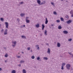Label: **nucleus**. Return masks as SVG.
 I'll list each match as a JSON object with an SVG mask.
<instances>
[{
    "mask_svg": "<svg viewBox=\"0 0 73 73\" xmlns=\"http://www.w3.org/2000/svg\"><path fill=\"white\" fill-rule=\"evenodd\" d=\"M66 67L67 69L68 70L70 69V65L69 64H68L66 65Z\"/></svg>",
    "mask_w": 73,
    "mask_h": 73,
    "instance_id": "nucleus-1",
    "label": "nucleus"
},
{
    "mask_svg": "<svg viewBox=\"0 0 73 73\" xmlns=\"http://www.w3.org/2000/svg\"><path fill=\"white\" fill-rule=\"evenodd\" d=\"M5 24L6 25V28L7 29L8 28V26H9V24H8V23L7 22H5Z\"/></svg>",
    "mask_w": 73,
    "mask_h": 73,
    "instance_id": "nucleus-2",
    "label": "nucleus"
},
{
    "mask_svg": "<svg viewBox=\"0 0 73 73\" xmlns=\"http://www.w3.org/2000/svg\"><path fill=\"white\" fill-rule=\"evenodd\" d=\"M72 22V20L70 19L67 21L66 22V23H67V24H70V23H71Z\"/></svg>",
    "mask_w": 73,
    "mask_h": 73,
    "instance_id": "nucleus-3",
    "label": "nucleus"
},
{
    "mask_svg": "<svg viewBox=\"0 0 73 73\" xmlns=\"http://www.w3.org/2000/svg\"><path fill=\"white\" fill-rule=\"evenodd\" d=\"M48 23V19L47 18H46V21L45 22V24H47Z\"/></svg>",
    "mask_w": 73,
    "mask_h": 73,
    "instance_id": "nucleus-4",
    "label": "nucleus"
},
{
    "mask_svg": "<svg viewBox=\"0 0 73 73\" xmlns=\"http://www.w3.org/2000/svg\"><path fill=\"white\" fill-rule=\"evenodd\" d=\"M61 46V44L60 43L58 42L57 43V47H58L59 48L60 47V46Z\"/></svg>",
    "mask_w": 73,
    "mask_h": 73,
    "instance_id": "nucleus-5",
    "label": "nucleus"
},
{
    "mask_svg": "<svg viewBox=\"0 0 73 73\" xmlns=\"http://www.w3.org/2000/svg\"><path fill=\"white\" fill-rule=\"evenodd\" d=\"M63 33L64 34H68V32L66 31H63Z\"/></svg>",
    "mask_w": 73,
    "mask_h": 73,
    "instance_id": "nucleus-6",
    "label": "nucleus"
},
{
    "mask_svg": "<svg viewBox=\"0 0 73 73\" xmlns=\"http://www.w3.org/2000/svg\"><path fill=\"white\" fill-rule=\"evenodd\" d=\"M36 48H37V49L38 50H39V49H40V47H39V45H36Z\"/></svg>",
    "mask_w": 73,
    "mask_h": 73,
    "instance_id": "nucleus-7",
    "label": "nucleus"
},
{
    "mask_svg": "<svg viewBox=\"0 0 73 73\" xmlns=\"http://www.w3.org/2000/svg\"><path fill=\"white\" fill-rule=\"evenodd\" d=\"M37 3L38 4H39V5H40V3H41V1H40V0H37Z\"/></svg>",
    "mask_w": 73,
    "mask_h": 73,
    "instance_id": "nucleus-8",
    "label": "nucleus"
},
{
    "mask_svg": "<svg viewBox=\"0 0 73 73\" xmlns=\"http://www.w3.org/2000/svg\"><path fill=\"white\" fill-rule=\"evenodd\" d=\"M42 30H44V28H45V25H44L42 24Z\"/></svg>",
    "mask_w": 73,
    "mask_h": 73,
    "instance_id": "nucleus-9",
    "label": "nucleus"
},
{
    "mask_svg": "<svg viewBox=\"0 0 73 73\" xmlns=\"http://www.w3.org/2000/svg\"><path fill=\"white\" fill-rule=\"evenodd\" d=\"M26 21L27 23H29L30 22V21H29V20H28V19L26 18Z\"/></svg>",
    "mask_w": 73,
    "mask_h": 73,
    "instance_id": "nucleus-10",
    "label": "nucleus"
},
{
    "mask_svg": "<svg viewBox=\"0 0 73 73\" xmlns=\"http://www.w3.org/2000/svg\"><path fill=\"white\" fill-rule=\"evenodd\" d=\"M40 27V25L39 24H37L36 25V28H39V27Z\"/></svg>",
    "mask_w": 73,
    "mask_h": 73,
    "instance_id": "nucleus-11",
    "label": "nucleus"
},
{
    "mask_svg": "<svg viewBox=\"0 0 73 73\" xmlns=\"http://www.w3.org/2000/svg\"><path fill=\"white\" fill-rule=\"evenodd\" d=\"M50 48H48V50L47 51V53H50Z\"/></svg>",
    "mask_w": 73,
    "mask_h": 73,
    "instance_id": "nucleus-12",
    "label": "nucleus"
},
{
    "mask_svg": "<svg viewBox=\"0 0 73 73\" xmlns=\"http://www.w3.org/2000/svg\"><path fill=\"white\" fill-rule=\"evenodd\" d=\"M21 37L23 38H25V39H26V36H24V35H22L21 36Z\"/></svg>",
    "mask_w": 73,
    "mask_h": 73,
    "instance_id": "nucleus-13",
    "label": "nucleus"
},
{
    "mask_svg": "<svg viewBox=\"0 0 73 73\" xmlns=\"http://www.w3.org/2000/svg\"><path fill=\"white\" fill-rule=\"evenodd\" d=\"M58 28L59 29H62V27H61V26L59 25L58 26Z\"/></svg>",
    "mask_w": 73,
    "mask_h": 73,
    "instance_id": "nucleus-14",
    "label": "nucleus"
},
{
    "mask_svg": "<svg viewBox=\"0 0 73 73\" xmlns=\"http://www.w3.org/2000/svg\"><path fill=\"white\" fill-rule=\"evenodd\" d=\"M16 70H13L11 71V73H16Z\"/></svg>",
    "mask_w": 73,
    "mask_h": 73,
    "instance_id": "nucleus-15",
    "label": "nucleus"
},
{
    "mask_svg": "<svg viewBox=\"0 0 73 73\" xmlns=\"http://www.w3.org/2000/svg\"><path fill=\"white\" fill-rule=\"evenodd\" d=\"M44 34L46 36L47 35V31L46 30H45L44 31Z\"/></svg>",
    "mask_w": 73,
    "mask_h": 73,
    "instance_id": "nucleus-16",
    "label": "nucleus"
},
{
    "mask_svg": "<svg viewBox=\"0 0 73 73\" xmlns=\"http://www.w3.org/2000/svg\"><path fill=\"white\" fill-rule=\"evenodd\" d=\"M23 73H26V70L25 69H23Z\"/></svg>",
    "mask_w": 73,
    "mask_h": 73,
    "instance_id": "nucleus-17",
    "label": "nucleus"
},
{
    "mask_svg": "<svg viewBox=\"0 0 73 73\" xmlns=\"http://www.w3.org/2000/svg\"><path fill=\"white\" fill-rule=\"evenodd\" d=\"M20 16H21L22 17H23V16H25V14H20Z\"/></svg>",
    "mask_w": 73,
    "mask_h": 73,
    "instance_id": "nucleus-18",
    "label": "nucleus"
},
{
    "mask_svg": "<svg viewBox=\"0 0 73 73\" xmlns=\"http://www.w3.org/2000/svg\"><path fill=\"white\" fill-rule=\"evenodd\" d=\"M43 59L44 60H47L48 59V58H47V57H44Z\"/></svg>",
    "mask_w": 73,
    "mask_h": 73,
    "instance_id": "nucleus-19",
    "label": "nucleus"
},
{
    "mask_svg": "<svg viewBox=\"0 0 73 73\" xmlns=\"http://www.w3.org/2000/svg\"><path fill=\"white\" fill-rule=\"evenodd\" d=\"M17 43V42L16 41H15L14 42H12L13 44H14V45H16Z\"/></svg>",
    "mask_w": 73,
    "mask_h": 73,
    "instance_id": "nucleus-20",
    "label": "nucleus"
},
{
    "mask_svg": "<svg viewBox=\"0 0 73 73\" xmlns=\"http://www.w3.org/2000/svg\"><path fill=\"white\" fill-rule=\"evenodd\" d=\"M0 20L2 21H4V18H1Z\"/></svg>",
    "mask_w": 73,
    "mask_h": 73,
    "instance_id": "nucleus-21",
    "label": "nucleus"
},
{
    "mask_svg": "<svg viewBox=\"0 0 73 73\" xmlns=\"http://www.w3.org/2000/svg\"><path fill=\"white\" fill-rule=\"evenodd\" d=\"M60 20H61V21H64V18H62V17L60 18Z\"/></svg>",
    "mask_w": 73,
    "mask_h": 73,
    "instance_id": "nucleus-22",
    "label": "nucleus"
},
{
    "mask_svg": "<svg viewBox=\"0 0 73 73\" xmlns=\"http://www.w3.org/2000/svg\"><path fill=\"white\" fill-rule=\"evenodd\" d=\"M20 63H23V62H24V61L21 60L20 62Z\"/></svg>",
    "mask_w": 73,
    "mask_h": 73,
    "instance_id": "nucleus-23",
    "label": "nucleus"
},
{
    "mask_svg": "<svg viewBox=\"0 0 73 73\" xmlns=\"http://www.w3.org/2000/svg\"><path fill=\"white\" fill-rule=\"evenodd\" d=\"M20 3H19V4H20V5H21V4H23L24 3V2H23V1L20 2Z\"/></svg>",
    "mask_w": 73,
    "mask_h": 73,
    "instance_id": "nucleus-24",
    "label": "nucleus"
},
{
    "mask_svg": "<svg viewBox=\"0 0 73 73\" xmlns=\"http://www.w3.org/2000/svg\"><path fill=\"white\" fill-rule=\"evenodd\" d=\"M65 17L66 19H68L69 18V16L68 15H67L65 16Z\"/></svg>",
    "mask_w": 73,
    "mask_h": 73,
    "instance_id": "nucleus-25",
    "label": "nucleus"
},
{
    "mask_svg": "<svg viewBox=\"0 0 73 73\" xmlns=\"http://www.w3.org/2000/svg\"><path fill=\"white\" fill-rule=\"evenodd\" d=\"M61 69L62 70H64V66H62Z\"/></svg>",
    "mask_w": 73,
    "mask_h": 73,
    "instance_id": "nucleus-26",
    "label": "nucleus"
},
{
    "mask_svg": "<svg viewBox=\"0 0 73 73\" xmlns=\"http://www.w3.org/2000/svg\"><path fill=\"white\" fill-rule=\"evenodd\" d=\"M56 21L57 23H60V20H58Z\"/></svg>",
    "mask_w": 73,
    "mask_h": 73,
    "instance_id": "nucleus-27",
    "label": "nucleus"
},
{
    "mask_svg": "<svg viewBox=\"0 0 73 73\" xmlns=\"http://www.w3.org/2000/svg\"><path fill=\"white\" fill-rule=\"evenodd\" d=\"M36 59L37 60H39L40 59V57L38 56L37 58Z\"/></svg>",
    "mask_w": 73,
    "mask_h": 73,
    "instance_id": "nucleus-28",
    "label": "nucleus"
},
{
    "mask_svg": "<svg viewBox=\"0 0 73 73\" xmlns=\"http://www.w3.org/2000/svg\"><path fill=\"white\" fill-rule=\"evenodd\" d=\"M4 35H7V32H4Z\"/></svg>",
    "mask_w": 73,
    "mask_h": 73,
    "instance_id": "nucleus-29",
    "label": "nucleus"
},
{
    "mask_svg": "<svg viewBox=\"0 0 73 73\" xmlns=\"http://www.w3.org/2000/svg\"><path fill=\"white\" fill-rule=\"evenodd\" d=\"M8 54H6L5 55V57H8Z\"/></svg>",
    "mask_w": 73,
    "mask_h": 73,
    "instance_id": "nucleus-30",
    "label": "nucleus"
},
{
    "mask_svg": "<svg viewBox=\"0 0 73 73\" xmlns=\"http://www.w3.org/2000/svg\"><path fill=\"white\" fill-rule=\"evenodd\" d=\"M65 64H66L65 63H63L62 64V65H63V66H64L65 65Z\"/></svg>",
    "mask_w": 73,
    "mask_h": 73,
    "instance_id": "nucleus-31",
    "label": "nucleus"
},
{
    "mask_svg": "<svg viewBox=\"0 0 73 73\" xmlns=\"http://www.w3.org/2000/svg\"><path fill=\"white\" fill-rule=\"evenodd\" d=\"M35 58V56H32L31 57V58H32V59H34Z\"/></svg>",
    "mask_w": 73,
    "mask_h": 73,
    "instance_id": "nucleus-32",
    "label": "nucleus"
},
{
    "mask_svg": "<svg viewBox=\"0 0 73 73\" xmlns=\"http://www.w3.org/2000/svg\"><path fill=\"white\" fill-rule=\"evenodd\" d=\"M8 31V29H6L4 31V32H7V31Z\"/></svg>",
    "mask_w": 73,
    "mask_h": 73,
    "instance_id": "nucleus-33",
    "label": "nucleus"
},
{
    "mask_svg": "<svg viewBox=\"0 0 73 73\" xmlns=\"http://www.w3.org/2000/svg\"><path fill=\"white\" fill-rule=\"evenodd\" d=\"M70 14H72L73 13V11L71 10V11H70Z\"/></svg>",
    "mask_w": 73,
    "mask_h": 73,
    "instance_id": "nucleus-34",
    "label": "nucleus"
},
{
    "mask_svg": "<svg viewBox=\"0 0 73 73\" xmlns=\"http://www.w3.org/2000/svg\"><path fill=\"white\" fill-rule=\"evenodd\" d=\"M53 13L54 15H57V13L55 11H54Z\"/></svg>",
    "mask_w": 73,
    "mask_h": 73,
    "instance_id": "nucleus-35",
    "label": "nucleus"
},
{
    "mask_svg": "<svg viewBox=\"0 0 73 73\" xmlns=\"http://www.w3.org/2000/svg\"><path fill=\"white\" fill-rule=\"evenodd\" d=\"M72 40V39L71 38L69 39L68 40L69 41H71Z\"/></svg>",
    "mask_w": 73,
    "mask_h": 73,
    "instance_id": "nucleus-36",
    "label": "nucleus"
},
{
    "mask_svg": "<svg viewBox=\"0 0 73 73\" xmlns=\"http://www.w3.org/2000/svg\"><path fill=\"white\" fill-rule=\"evenodd\" d=\"M31 48H30V47H29L27 48V50H30Z\"/></svg>",
    "mask_w": 73,
    "mask_h": 73,
    "instance_id": "nucleus-37",
    "label": "nucleus"
},
{
    "mask_svg": "<svg viewBox=\"0 0 73 73\" xmlns=\"http://www.w3.org/2000/svg\"><path fill=\"white\" fill-rule=\"evenodd\" d=\"M68 53L70 54L71 56H72V52H68Z\"/></svg>",
    "mask_w": 73,
    "mask_h": 73,
    "instance_id": "nucleus-38",
    "label": "nucleus"
},
{
    "mask_svg": "<svg viewBox=\"0 0 73 73\" xmlns=\"http://www.w3.org/2000/svg\"><path fill=\"white\" fill-rule=\"evenodd\" d=\"M1 32H4V29H2L1 31Z\"/></svg>",
    "mask_w": 73,
    "mask_h": 73,
    "instance_id": "nucleus-39",
    "label": "nucleus"
},
{
    "mask_svg": "<svg viewBox=\"0 0 73 73\" xmlns=\"http://www.w3.org/2000/svg\"><path fill=\"white\" fill-rule=\"evenodd\" d=\"M17 21H19H19H20V19L19 18H18L17 19Z\"/></svg>",
    "mask_w": 73,
    "mask_h": 73,
    "instance_id": "nucleus-40",
    "label": "nucleus"
},
{
    "mask_svg": "<svg viewBox=\"0 0 73 73\" xmlns=\"http://www.w3.org/2000/svg\"><path fill=\"white\" fill-rule=\"evenodd\" d=\"M18 66L19 67H20L21 66V64H19L18 65Z\"/></svg>",
    "mask_w": 73,
    "mask_h": 73,
    "instance_id": "nucleus-41",
    "label": "nucleus"
},
{
    "mask_svg": "<svg viewBox=\"0 0 73 73\" xmlns=\"http://www.w3.org/2000/svg\"><path fill=\"white\" fill-rule=\"evenodd\" d=\"M42 4H44V3H43V2H42L40 3V5H42Z\"/></svg>",
    "mask_w": 73,
    "mask_h": 73,
    "instance_id": "nucleus-42",
    "label": "nucleus"
},
{
    "mask_svg": "<svg viewBox=\"0 0 73 73\" xmlns=\"http://www.w3.org/2000/svg\"><path fill=\"white\" fill-rule=\"evenodd\" d=\"M20 27L21 28H23V25H21Z\"/></svg>",
    "mask_w": 73,
    "mask_h": 73,
    "instance_id": "nucleus-43",
    "label": "nucleus"
},
{
    "mask_svg": "<svg viewBox=\"0 0 73 73\" xmlns=\"http://www.w3.org/2000/svg\"><path fill=\"white\" fill-rule=\"evenodd\" d=\"M43 3L44 4H45V1H43Z\"/></svg>",
    "mask_w": 73,
    "mask_h": 73,
    "instance_id": "nucleus-44",
    "label": "nucleus"
},
{
    "mask_svg": "<svg viewBox=\"0 0 73 73\" xmlns=\"http://www.w3.org/2000/svg\"><path fill=\"white\" fill-rule=\"evenodd\" d=\"M51 4L52 5H54V4L53 2H51Z\"/></svg>",
    "mask_w": 73,
    "mask_h": 73,
    "instance_id": "nucleus-45",
    "label": "nucleus"
},
{
    "mask_svg": "<svg viewBox=\"0 0 73 73\" xmlns=\"http://www.w3.org/2000/svg\"><path fill=\"white\" fill-rule=\"evenodd\" d=\"M12 46L13 47H14V46H16L15 45H12Z\"/></svg>",
    "mask_w": 73,
    "mask_h": 73,
    "instance_id": "nucleus-46",
    "label": "nucleus"
},
{
    "mask_svg": "<svg viewBox=\"0 0 73 73\" xmlns=\"http://www.w3.org/2000/svg\"><path fill=\"white\" fill-rule=\"evenodd\" d=\"M54 24H52L51 25L52 27H53V26H54Z\"/></svg>",
    "mask_w": 73,
    "mask_h": 73,
    "instance_id": "nucleus-47",
    "label": "nucleus"
},
{
    "mask_svg": "<svg viewBox=\"0 0 73 73\" xmlns=\"http://www.w3.org/2000/svg\"><path fill=\"white\" fill-rule=\"evenodd\" d=\"M20 56H17V58H20Z\"/></svg>",
    "mask_w": 73,
    "mask_h": 73,
    "instance_id": "nucleus-48",
    "label": "nucleus"
},
{
    "mask_svg": "<svg viewBox=\"0 0 73 73\" xmlns=\"http://www.w3.org/2000/svg\"><path fill=\"white\" fill-rule=\"evenodd\" d=\"M2 70V68H0V71H1Z\"/></svg>",
    "mask_w": 73,
    "mask_h": 73,
    "instance_id": "nucleus-49",
    "label": "nucleus"
},
{
    "mask_svg": "<svg viewBox=\"0 0 73 73\" xmlns=\"http://www.w3.org/2000/svg\"><path fill=\"white\" fill-rule=\"evenodd\" d=\"M26 19H29V17H26Z\"/></svg>",
    "mask_w": 73,
    "mask_h": 73,
    "instance_id": "nucleus-50",
    "label": "nucleus"
},
{
    "mask_svg": "<svg viewBox=\"0 0 73 73\" xmlns=\"http://www.w3.org/2000/svg\"><path fill=\"white\" fill-rule=\"evenodd\" d=\"M23 27H25V25H23Z\"/></svg>",
    "mask_w": 73,
    "mask_h": 73,
    "instance_id": "nucleus-51",
    "label": "nucleus"
},
{
    "mask_svg": "<svg viewBox=\"0 0 73 73\" xmlns=\"http://www.w3.org/2000/svg\"><path fill=\"white\" fill-rule=\"evenodd\" d=\"M46 45H49V44L48 43H46Z\"/></svg>",
    "mask_w": 73,
    "mask_h": 73,
    "instance_id": "nucleus-52",
    "label": "nucleus"
},
{
    "mask_svg": "<svg viewBox=\"0 0 73 73\" xmlns=\"http://www.w3.org/2000/svg\"><path fill=\"white\" fill-rule=\"evenodd\" d=\"M5 62H7V60H5Z\"/></svg>",
    "mask_w": 73,
    "mask_h": 73,
    "instance_id": "nucleus-53",
    "label": "nucleus"
},
{
    "mask_svg": "<svg viewBox=\"0 0 73 73\" xmlns=\"http://www.w3.org/2000/svg\"><path fill=\"white\" fill-rule=\"evenodd\" d=\"M71 17H73V14H72V15H71Z\"/></svg>",
    "mask_w": 73,
    "mask_h": 73,
    "instance_id": "nucleus-54",
    "label": "nucleus"
},
{
    "mask_svg": "<svg viewBox=\"0 0 73 73\" xmlns=\"http://www.w3.org/2000/svg\"><path fill=\"white\" fill-rule=\"evenodd\" d=\"M22 53L23 54H24V52H22Z\"/></svg>",
    "mask_w": 73,
    "mask_h": 73,
    "instance_id": "nucleus-55",
    "label": "nucleus"
},
{
    "mask_svg": "<svg viewBox=\"0 0 73 73\" xmlns=\"http://www.w3.org/2000/svg\"><path fill=\"white\" fill-rule=\"evenodd\" d=\"M66 2L67 3H68V1H66Z\"/></svg>",
    "mask_w": 73,
    "mask_h": 73,
    "instance_id": "nucleus-56",
    "label": "nucleus"
},
{
    "mask_svg": "<svg viewBox=\"0 0 73 73\" xmlns=\"http://www.w3.org/2000/svg\"><path fill=\"white\" fill-rule=\"evenodd\" d=\"M31 52H32V50H31Z\"/></svg>",
    "mask_w": 73,
    "mask_h": 73,
    "instance_id": "nucleus-57",
    "label": "nucleus"
},
{
    "mask_svg": "<svg viewBox=\"0 0 73 73\" xmlns=\"http://www.w3.org/2000/svg\"><path fill=\"white\" fill-rule=\"evenodd\" d=\"M1 24H0V27H1Z\"/></svg>",
    "mask_w": 73,
    "mask_h": 73,
    "instance_id": "nucleus-58",
    "label": "nucleus"
},
{
    "mask_svg": "<svg viewBox=\"0 0 73 73\" xmlns=\"http://www.w3.org/2000/svg\"><path fill=\"white\" fill-rule=\"evenodd\" d=\"M61 1H63V0H61Z\"/></svg>",
    "mask_w": 73,
    "mask_h": 73,
    "instance_id": "nucleus-59",
    "label": "nucleus"
},
{
    "mask_svg": "<svg viewBox=\"0 0 73 73\" xmlns=\"http://www.w3.org/2000/svg\"><path fill=\"white\" fill-rule=\"evenodd\" d=\"M40 61H41V60H40Z\"/></svg>",
    "mask_w": 73,
    "mask_h": 73,
    "instance_id": "nucleus-60",
    "label": "nucleus"
},
{
    "mask_svg": "<svg viewBox=\"0 0 73 73\" xmlns=\"http://www.w3.org/2000/svg\"><path fill=\"white\" fill-rule=\"evenodd\" d=\"M5 49H6V48L5 47L4 48Z\"/></svg>",
    "mask_w": 73,
    "mask_h": 73,
    "instance_id": "nucleus-61",
    "label": "nucleus"
},
{
    "mask_svg": "<svg viewBox=\"0 0 73 73\" xmlns=\"http://www.w3.org/2000/svg\"><path fill=\"white\" fill-rule=\"evenodd\" d=\"M72 5H73V4H72Z\"/></svg>",
    "mask_w": 73,
    "mask_h": 73,
    "instance_id": "nucleus-62",
    "label": "nucleus"
}]
</instances>
